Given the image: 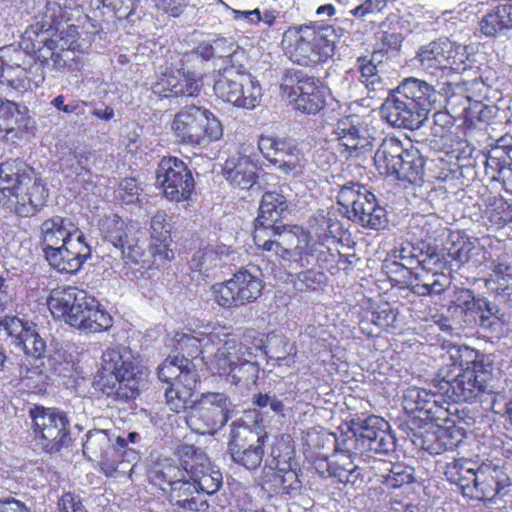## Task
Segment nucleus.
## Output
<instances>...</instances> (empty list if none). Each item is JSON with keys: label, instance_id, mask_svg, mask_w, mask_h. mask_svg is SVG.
<instances>
[{"label": "nucleus", "instance_id": "58836bf2", "mask_svg": "<svg viewBox=\"0 0 512 512\" xmlns=\"http://www.w3.org/2000/svg\"><path fill=\"white\" fill-rule=\"evenodd\" d=\"M400 140L386 137L382 140L374 155V163L381 174L393 175L404 153Z\"/></svg>", "mask_w": 512, "mask_h": 512}, {"label": "nucleus", "instance_id": "a18cd8bd", "mask_svg": "<svg viewBox=\"0 0 512 512\" xmlns=\"http://www.w3.org/2000/svg\"><path fill=\"white\" fill-rule=\"evenodd\" d=\"M255 355L249 347V354L241 357L230 375L231 382L235 385H242L249 388L251 385H255L258 379L259 366L254 359Z\"/></svg>", "mask_w": 512, "mask_h": 512}, {"label": "nucleus", "instance_id": "aec40b11", "mask_svg": "<svg viewBox=\"0 0 512 512\" xmlns=\"http://www.w3.org/2000/svg\"><path fill=\"white\" fill-rule=\"evenodd\" d=\"M91 247L86 242L84 235L72 238L65 244L58 245L44 252L49 265L62 273H76L82 265L91 257Z\"/></svg>", "mask_w": 512, "mask_h": 512}, {"label": "nucleus", "instance_id": "4be33fe9", "mask_svg": "<svg viewBox=\"0 0 512 512\" xmlns=\"http://www.w3.org/2000/svg\"><path fill=\"white\" fill-rule=\"evenodd\" d=\"M34 124L26 106L10 100H0V138L15 142L26 134H33Z\"/></svg>", "mask_w": 512, "mask_h": 512}, {"label": "nucleus", "instance_id": "6ab92c4d", "mask_svg": "<svg viewBox=\"0 0 512 512\" xmlns=\"http://www.w3.org/2000/svg\"><path fill=\"white\" fill-rule=\"evenodd\" d=\"M340 145L356 156L371 151L375 140V130L358 115H349L339 119L333 130Z\"/></svg>", "mask_w": 512, "mask_h": 512}, {"label": "nucleus", "instance_id": "774afa93", "mask_svg": "<svg viewBox=\"0 0 512 512\" xmlns=\"http://www.w3.org/2000/svg\"><path fill=\"white\" fill-rule=\"evenodd\" d=\"M313 252L316 253V261L320 268L329 269L333 267L336 262V254L331 249L323 244H319L318 247L314 248Z\"/></svg>", "mask_w": 512, "mask_h": 512}, {"label": "nucleus", "instance_id": "393cba45", "mask_svg": "<svg viewBox=\"0 0 512 512\" xmlns=\"http://www.w3.org/2000/svg\"><path fill=\"white\" fill-rule=\"evenodd\" d=\"M103 238L111 245L109 256L114 260V266L126 267L125 247L128 242V224L117 214L105 217L100 224Z\"/></svg>", "mask_w": 512, "mask_h": 512}, {"label": "nucleus", "instance_id": "c03bdc74", "mask_svg": "<svg viewBox=\"0 0 512 512\" xmlns=\"http://www.w3.org/2000/svg\"><path fill=\"white\" fill-rule=\"evenodd\" d=\"M302 153L292 140L280 139L272 164L283 173H289L301 166Z\"/></svg>", "mask_w": 512, "mask_h": 512}, {"label": "nucleus", "instance_id": "bb28decb", "mask_svg": "<svg viewBox=\"0 0 512 512\" xmlns=\"http://www.w3.org/2000/svg\"><path fill=\"white\" fill-rule=\"evenodd\" d=\"M288 213V201L278 191H268L262 195L259 214L255 219L254 232L260 229H273L276 225L283 224L282 219Z\"/></svg>", "mask_w": 512, "mask_h": 512}, {"label": "nucleus", "instance_id": "f257e3e1", "mask_svg": "<svg viewBox=\"0 0 512 512\" xmlns=\"http://www.w3.org/2000/svg\"><path fill=\"white\" fill-rule=\"evenodd\" d=\"M158 378L167 384L166 404L176 412L191 408L186 422L195 432L213 434L230 418L232 403L223 393L202 394L193 400L199 375L195 364L188 357L174 356L165 359L158 368Z\"/></svg>", "mask_w": 512, "mask_h": 512}, {"label": "nucleus", "instance_id": "a211bd4d", "mask_svg": "<svg viewBox=\"0 0 512 512\" xmlns=\"http://www.w3.org/2000/svg\"><path fill=\"white\" fill-rule=\"evenodd\" d=\"M255 245L268 252H274L285 260L296 259L303 254L304 246L307 244L306 236L300 237L284 224H279L273 229L253 232Z\"/></svg>", "mask_w": 512, "mask_h": 512}, {"label": "nucleus", "instance_id": "2f4dec72", "mask_svg": "<svg viewBox=\"0 0 512 512\" xmlns=\"http://www.w3.org/2000/svg\"><path fill=\"white\" fill-rule=\"evenodd\" d=\"M263 487L270 495L293 496L300 491L301 482L295 470L277 467L265 474Z\"/></svg>", "mask_w": 512, "mask_h": 512}, {"label": "nucleus", "instance_id": "4468645a", "mask_svg": "<svg viewBox=\"0 0 512 512\" xmlns=\"http://www.w3.org/2000/svg\"><path fill=\"white\" fill-rule=\"evenodd\" d=\"M228 450L233 462L247 470L257 469L263 460L267 435L261 434L240 421L232 423Z\"/></svg>", "mask_w": 512, "mask_h": 512}, {"label": "nucleus", "instance_id": "72a5a7b5", "mask_svg": "<svg viewBox=\"0 0 512 512\" xmlns=\"http://www.w3.org/2000/svg\"><path fill=\"white\" fill-rule=\"evenodd\" d=\"M475 464L469 459H457L446 464L445 476L451 483L458 486L464 496L472 497L476 492L474 483L476 477Z\"/></svg>", "mask_w": 512, "mask_h": 512}, {"label": "nucleus", "instance_id": "0eeeda50", "mask_svg": "<svg viewBox=\"0 0 512 512\" xmlns=\"http://www.w3.org/2000/svg\"><path fill=\"white\" fill-rule=\"evenodd\" d=\"M492 364L483 356L466 362V367L453 378L448 376L437 381V392L453 403L473 402L490 392Z\"/></svg>", "mask_w": 512, "mask_h": 512}, {"label": "nucleus", "instance_id": "338daca9", "mask_svg": "<svg viewBox=\"0 0 512 512\" xmlns=\"http://www.w3.org/2000/svg\"><path fill=\"white\" fill-rule=\"evenodd\" d=\"M155 5L168 15L178 17L187 6V0H155Z\"/></svg>", "mask_w": 512, "mask_h": 512}, {"label": "nucleus", "instance_id": "dca6fc26", "mask_svg": "<svg viewBox=\"0 0 512 512\" xmlns=\"http://www.w3.org/2000/svg\"><path fill=\"white\" fill-rule=\"evenodd\" d=\"M281 89L295 103L296 109L303 113L316 114L324 108L325 99L318 80L301 71L286 76Z\"/></svg>", "mask_w": 512, "mask_h": 512}, {"label": "nucleus", "instance_id": "20e7f679", "mask_svg": "<svg viewBox=\"0 0 512 512\" xmlns=\"http://www.w3.org/2000/svg\"><path fill=\"white\" fill-rule=\"evenodd\" d=\"M48 306L55 317L84 331L100 332L112 326V317L99 308L98 301L76 287L53 291Z\"/></svg>", "mask_w": 512, "mask_h": 512}, {"label": "nucleus", "instance_id": "69168bd1", "mask_svg": "<svg viewBox=\"0 0 512 512\" xmlns=\"http://www.w3.org/2000/svg\"><path fill=\"white\" fill-rule=\"evenodd\" d=\"M253 403L260 408L269 407L273 412L277 414H282L284 410L283 402L277 397L270 396L268 394H256L253 398Z\"/></svg>", "mask_w": 512, "mask_h": 512}, {"label": "nucleus", "instance_id": "052dcab7", "mask_svg": "<svg viewBox=\"0 0 512 512\" xmlns=\"http://www.w3.org/2000/svg\"><path fill=\"white\" fill-rule=\"evenodd\" d=\"M245 59V51L239 46L235 47V50L223 59V66L219 69L217 74H224L228 70H233L237 73H248L244 65Z\"/></svg>", "mask_w": 512, "mask_h": 512}, {"label": "nucleus", "instance_id": "13d9d810", "mask_svg": "<svg viewBox=\"0 0 512 512\" xmlns=\"http://www.w3.org/2000/svg\"><path fill=\"white\" fill-rule=\"evenodd\" d=\"M417 252L418 249L410 243L401 247L397 256L400 260L399 265L406 269H412L413 265L417 264L422 266L423 269H427V264L431 262L434 257L432 255H425L423 259H420Z\"/></svg>", "mask_w": 512, "mask_h": 512}, {"label": "nucleus", "instance_id": "cd10ccee", "mask_svg": "<svg viewBox=\"0 0 512 512\" xmlns=\"http://www.w3.org/2000/svg\"><path fill=\"white\" fill-rule=\"evenodd\" d=\"M84 235L69 218L54 216L41 224V244L43 253L58 245Z\"/></svg>", "mask_w": 512, "mask_h": 512}, {"label": "nucleus", "instance_id": "7ed1b4c3", "mask_svg": "<svg viewBox=\"0 0 512 512\" xmlns=\"http://www.w3.org/2000/svg\"><path fill=\"white\" fill-rule=\"evenodd\" d=\"M45 24L38 27L31 26L24 36L30 41L24 47L36 54L37 59L44 68L64 72L80 70L82 55L76 50L77 28L68 26L66 32L53 30Z\"/></svg>", "mask_w": 512, "mask_h": 512}, {"label": "nucleus", "instance_id": "1a4fd4ad", "mask_svg": "<svg viewBox=\"0 0 512 512\" xmlns=\"http://www.w3.org/2000/svg\"><path fill=\"white\" fill-rule=\"evenodd\" d=\"M346 216L364 228L380 230L388 224L387 212L376 196L358 183L344 185L337 196Z\"/></svg>", "mask_w": 512, "mask_h": 512}, {"label": "nucleus", "instance_id": "bf43d9fd", "mask_svg": "<svg viewBox=\"0 0 512 512\" xmlns=\"http://www.w3.org/2000/svg\"><path fill=\"white\" fill-rule=\"evenodd\" d=\"M474 245L468 239L458 238L452 241L450 247L447 248V255L459 265L467 263L472 257Z\"/></svg>", "mask_w": 512, "mask_h": 512}, {"label": "nucleus", "instance_id": "603ef678", "mask_svg": "<svg viewBox=\"0 0 512 512\" xmlns=\"http://www.w3.org/2000/svg\"><path fill=\"white\" fill-rule=\"evenodd\" d=\"M219 262L218 253L213 249L205 248L194 253L190 266L192 269L208 276L209 272L219 265Z\"/></svg>", "mask_w": 512, "mask_h": 512}, {"label": "nucleus", "instance_id": "0e129e2a", "mask_svg": "<svg viewBox=\"0 0 512 512\" xmlns=\"http://www.w3.org/2000/svg\"><path fill=\"white\" fill-rule=\"evenodd\" d=\"M471 310L480 314H490L491 316H494L495 319L500 320L503 316L502 313H500L499 307L487 300L483 297H477L476 300L473 302V304L470 306Z\"/></svg>", "mask_w": 512, "mask_h": 512}, {"label": "nucleus", "instance_id": "9b49d317", "mask_svg": "<svg viewBox=\"0 0 512 512\" xmlns=\"http://www.w3.org/2000/svg\"><path fill=\"white\" fill-rule=\"evenodd\" d=\"M172 130L179 141L190 145H205L223 134L220 121L210 111L194 105L176 113Z\"/></svg>", "mask_w": 512, "mask_h": 512}, {"label": "nucleus", "instance_id": "3c124183", "mask_svg": "<svg viewBox=\"0 0 512 512\" xmlns=\"http://www.w3.org/2000/svg\"><path fill=\"white\" fill-rule=\"evenodd\" d=\"M262 88L259 81L248 73V81L244 82L239 108L254 109L260 105L262 99Z\"/></svg>", "mask_w": 512, "mask_h": 512}, {"label": "nucleus", "instance_id": "9d476101", "mask_svg": "<svg viewBox=\"0 0 512 512\" xmlns=\"http://www.w3.org/2000/svg\"><path fill=\"white\" fill-rule=\"evenodd\" d=\"M261 269L249 264L235 272L229 280L212 286L217 304L223 308L239 307L255 302L262 294Z\"/></svg>", "mask_w": 512, "mask_h": 512}, {"label": "nucleus", "instance_id": "c9c22d12", "mask_svg": "<svg viewBox=\"0 0 512 512\" xmlns=\"http://www.w3.org/2000/svg\"><path fill=\"white\" fill-rule=\"evenodd\" d=\"M247 81L248 73H237L233 70H228L224 74L216 75L213 90L218 98L238 107L244 82Z\"/></svg>", "mask_w": 512, "mask_h": 512}, {"label": "nucleus", "instance_id": "680f3d73", "mask_svg": "<svg viewBox=\"0 0 512 512\" xmlns=\"http://www.w3.org/2000/svg\"><path fill=\"white\" fill-rule=\"evenodd\" d=\"M176 348L185 352L187 356L195 358L201 353V340L192 334L177 333L175 335Z\"/></svg>", "mask_w": 512, "mask_h": 512}, {"label": "nucleus", "instance_id": "49530a36", "mask_svg": "<svg viewBox=\"0 0 512 512\" xmlns=\"http://www.w3.org/2000/svg\"><path fill=\"white\" fill-rule=\"evenodd\" d=\"M450 402L445 395L437 392L436 382L428 392L425 408L419 417L430 421H445L448 418Z\"/></svg>", "mask_w": 512, "mask_h": 512}, {"label": "nucleus", "instance_id": "5701e85b", "mask_svg": "<svg viewBox=\"0 0 512 512\" xmlns=\"http://www.w3.org/2000/svg\"><path fill=\"white\" fill-rule=\"evenodd\" d=\"M148 377L149 371L145 364L140 361H137L136 364L130 362V399H133V402H130V410L136 409L139 406L135 402L139 398L140 411L133 412L132 414L135 416L133 421L140 422L143 427H150L152 425L151 414L146 407L142 406L144 403L148 404L146 400L152 392Z\"/></svg>", "mask_w": 512, "mask_h": 512}, {"label": "nucleus", "instance_id": "b1692460", "mask_svg": "<svg viewBox=\"0 0 512 512\" xmlns=\"http://www.w3.org/2000/svg\"><path fill=\"white\" fill-rule=\"evenodd\" d=\"M475 489L472 499L492 500L510 485V478L503 466L483 462L476 469Z\"/></svg>", "mask_w": 512, "mask_h": 512}, {"label": "nucleus", "instance_id": "6e6552de", "mask_svg": "<svg viewBox=\"0 0 512 512\" xmlns=\"http://www.w3.org/2000/svg\"><path fill=\"white\" fill-rule=\"evenodd\" d=\"M492 364L483 356L466 362V367L453 378L448 376L437 381V392L453 403L473 402L490 392Z\"/></svg>", "mask_w": 512, "mask_h": 512}, {"label": "nucleus", "instance_id": "412c9836", "mask_svg": "<svg viewBox=\"0 0 512 512\" xmlns=\"http://www.w3.org/2000/svg\"><path fill=\"white\" fill-rule=\"evenodd\" d=\"M179 456H192V464L188 466L189 477L195 482L202 498L204 495H213L222 485V474L219 470H213L209 466L206 455L192 445H181L178 448Z\"/></svg>", "mask_w": 512, "mask_h": 512}, {"label": "nucleus", "instance_id": "37998d69", "mask_svg": "<svg viewBox=\"0 0 512 512\" xmlns=\"http://www.w3.org/2000/svg\"><path fill=\"white\" fill-rule=\"evenodd\" d=\"M383 57L382 51H375L370 57L363 56L357 59V67L361 73L360 80L369 91L376 92L383 89L379 76V67L383 62Z\"/></svg>", "mask_w": 512, "mask_h": 512}, {"label": "nucleus", "instance_id": "f8f14e48", "mask_svg": "<svg viewBox=\"0 0 512 512\" xmlns=\"http://www.w3.org/2000/svg\"><path fill=\"white\" fill-rule=\"evenodd\" d=\"M40 448L56 454L72 446L73 435L67 414L56 408L35 407L30 411Z\"/></svg>", "mask_w": 512, "mask_h": 512}, {"label": "nucleus", "instance_id": "f3484780", "mask_svg": "<svg viewBox=\"0 0 512 512\" xmlns=\"http://www.w3.org/2000/svg\"><path fill=\"white\" fill-rule=\"evenodd\" d=\"M102 369L95 376L93 385L95 389L102 391L107 396L117 400L128 399V373L127 362L117 350H108L103 354Z\"/></svg>", "mask_w": 512, "mask_h": 512}, {"label": "nucleus", "instance_id": "f704fd0d", "mask_svg": "<svg viewBox=\"0 0 512 512\" xmlns=\"http://www.w3.org/2000/svg\"><path fill=\"white\" fill-rule=\"evenodd\" d=\"M452 53V44L447 40L439 39L421 47L417 56L424 68L444 69L456 64V61L452 60Z\"/></svg>", "mask_w": 512, "mask_h": 512}, {"label": "nucleus", "instance_id": "de8ad7c7", "mask_svg": "<svg viewBox=\"0 0 512 512\" xmlns=\"http://www.w3.org/2000/svg\"><path fill=\"white\" fill-rule=\"evenodd\" d=\"M21 67L22 62L14 61L10 57L3 73L0 74V83L15 91H26L29 88L30 81L25 77L24 71L21 70L20 74L15 75V77L13 76L14 71Z\"/></svg>", "mask_w": 512, "mask_h": 512}, {"label": "nucleus", "instance_id": "7c9ffc66", "mask_svg": "<svg viewBox=\"0 0 512 512\" xmlns=\"http://www.w3.org/2000/svg\"><path fill=\"white\" fill-rule=\"evenodd\" d=\"M170 500L179 507L197 512H206L209 504L202 498L200 491L190 477H183V480L176 481L170 487Z\"/></svg>", "mask_w": 512, "mask_h": 512}, {"label": "nucleus", "instance_id": "ea45409f", "mask_svg": "<svg viewBox=\"0 0 512 512\" xmlns=\"http://www.w3.org/2000/svg\"><path fill=\"white\" fill-rule=\"evenodd\" d=\"M424 165L425 160L417 148L405 149L392 176L412 184L417 183L424 174Z\"/></svg>", "mask_w": 512, "mask_h": 512}, {"label": "nucleus", "instance_id": "c85d7f7f", "mask_svg": "<svg viewBox=\"0 0 512 512\" xmlns=\"http://www.w3.org/2000/svg\"><path fill=\"white\" fill-rule=\"evenodd\" d=\"M154 92L164 97L197 96L198 81L180 70L164 74L154 87Z\"/></svg>", "mask_w": 512, "mask_h": 512}, {"label": "nucleus", "instance_id": "39448f33", "mask_svg": "<svg viewBox=\"0 0 512 512\" xmlns=\"http://www.w3.org/2000/svg\"><path fill=\"white\" fill-rule=\"evenodd\" d=\"M344 33L341 27L330 25H303L289 29L283 35V44L290 59L309 66L325 62L334 55L335 44Z\"/></svg>", "mask_w": 512, "mask_h": 512}, {"label": "nucleus", "instance_id": "79ce46f5", "mask_svg": "<svg viewBox=\"0 0 512 512\" xmlns=\"http://www.w3.org/2000/svg\"><path fill=\"white\" fill-rule=\"evenodd\" d=\"M249 354V347L235 340L226 341L214 355L216 372L220 375H231L237 361Z\"/></svg>", "mask_w": 512, "mask_h": 512}, {"label": "nucleus", "instance_id": "423d86ee", "mask_svg": "<svg viewBox=\"0 0 512 512\" xmlns=\"http://www.w3.org/2000/svg\"><path fill=\"white\" fill-rule=\"evenodd\" d=\"M396 440L389 431V424L379 416H369L354 422L350 430L336 439V449L362 458L387 455L395 450Z\"/></svg>", "mask_w": 512, "mask_h": 512}, {"label": "nucleus", "instance_id": "c756f323", "mask_svg": "<svg viewBox=\"0 0 512 512\" xmlns=\"http://www.w3.org/2000/svg\"><path fill=\"white\" fill-rule=\"evenodd\" d=\"M34 169L23 160L10 159L0 164V190L13 195L32 181Z\"/></svg>", "mask_w": 512, "mask_h": 512}, {"label": "nucleus", "instance_id": "f03ea898", "mask_svg": "<svg viewBox=\"0 0 512 512\" xmlns=\"http://www.w3.org/2000/svg\"><path fill=\"white\" fill-rule=\"evenodd\" d=\"M437 97V91L431 84L417 78H406L389 92L380 113L392 127L416 130L427 120Z\"/></svg>", "mask_w": 512, "mask_h": 512}, {"label": "nucleus", "instance_id": "09e8293b", "mask_svg": "<svg viewBox=\"0 0 512 512\" xmlns=\"http://www.w3.org/2000/svg\"><path fill=\"white\" fill-rule=\"evenodd\" d=\"M414 469L403 464H393L386 475H383V484L387 488H400L414 480Z\"/></svg>", "mask_w": 512, "mask_h": 512}, {"label": "nucleus", "instance_id": "a878e982", "mask_svg": "<svg viewBox=\"0 0 512 512\" xmlns=\"http://www.w3.org/2000/svg\"><path fill=\"white\" fill-rule=\"evenodd\" d=\"M180 457L184 458L180 464L170 457L159 458L148 471L150 482L165 490L164 485L171 487L176 481L183 480V477H189L187 468L192 464V456Z\"/></svg>", "mask_w": 512, "mask_h": 512}, {"label": "nucleus", "instance_id": "e2e57ef3", "mask_svg": "<svg viewBox=\"0 0 512 512\" xmlns=\"http://www.w3.org/2000/svg\"><path fill=\"white\" fill-rule=\"evenodd\" d=\"M326 276L323 272L306 270L298 274L299 289L315 290L319 285L324 283Z\"/></svg>", "mask_w": 512, "mask_h": 512}, {"label": "nucleus", "instance_id": "e433bc0d", "mask_svg": "<svg viewBox=\"0 0 512 512\" xmlns=\"http://www.w3.org/2000/svg\"><path fill=\"white\" fill-rule=\"evenodd\" d=\"M485 171L487 175H491L492 180L501 182L507 191L512 192V161L497 142L488 151Z\"/></svg>", "mask_w": 512, "mask_h": 512}, {"label": "nucleus", "instance_id": "4d7b16f0", "mask_svg": "<svg viewBox=\"0 0 512 512\" xmlns=\"http://www.w3.org/2000/svg\"><path fill=\"white\" fill-rule=\"evenodd\" d=\"M429 390L419 387H409L403 395L402 405L407 413L421 414L427 400Z\"/></svg>", "mask_w": 512, "mask_h": 512}, {"label": "nucleus", "instance_id": "473e14b6", "mask_svg": "<svg viewBox=\"0 0 512 512\" xmlns=\"http://www.w3.org/2000/svg\"><path fill=\"white\" fill-rule=\"evenodd\" d=\"M223 171L225 178L241 189H249L255 183L256 166L248 156L230 157L226 160Z\"/></svg>", "mask_w": 512, "mask_h": 512}, {"label": "nucleus", "instance_id": "864d4df0", "mask_svg": "<svg viewBox=\"0 0 512 512\" xmlns=\"http://www.w3.org/2000/svg\"><path fill=\"white\" fill-rule=\"evenodd\" d=\"M150 234L156 243H169L171 241L170 218L164 211H158L151 219Z\"/></svg>", "mask_w": 512, "mask_h": 512}, {"label": "nucleus", "instance_id": "4c0bfd02", "mask_svg": "<svg viewBox=\"0 0 512 512\" xmlns=\"http://www.w3.org/2000/svg\"><path fill=\"white\" fill-rule=\"evenodd\" d=\"M21 212L26 216L34 215L45 204L48 197V189L41 178L32 176V181L16 192Z\"/></svg>", "mask_w": 512, "mask_h": 512}, {"label": "nucleus", "instance_id": "6e6d98bb", "mask_svg": "<svg viewBox=\"0 0 512 512\" xmlns=\"http://www.w3.org/2000/svg\"><path fill=\"white\" fill-rule=\"evenodd\" d=\"M490 279L497 284L498 293H505L512 285V266L505 262L492 261L490 266Z\"/></svg>", "mask_w": 512, "mask_h": 512}, {"label": "nucleus", "instance_id": "2eb2a0df", "mask_svg": "<svg viewBox=\"0 0 512 512\" xmlns=\"http://www.w3.org/2000/svg\"><path fill=\"white\" fill-rule=\"evenodd\" d=\"M156 178L165 197L171 201L187 200L194 189L191 171L187 164L177 157H163L158 164Z\"/></svg>", "mask_w": 512, "mask_h": 512}, {"label": "nucleus", "instance_id": "a19ab883", "mask_svg": "<svg viewBox=\"0 0 512 512\" xmlns=\"http://www.w3.org/2000/svg\"><path fill=\"white\" fill-rule=\"evenodd\" d=\"M480 28L489 37H496L503 31L512 29V4H501L489 11L481 19Z\"/></svg>", "mask_w": 512, "mask_h": 512}, {"label": "nucleus", "instance_id": "ddd939ff", "mask_svg": "<svg viewBox=\"0 0 512 512\" xmlns=\"http://www.w3.org/2000/svg\"><path fill=\"white\" fill-rule=\"evenodd\" d=\"M110 439L102 430L89 431L86 434V441L83 443V453L89 458L102 456L99 462L100 470L107 476L117 480L127 477L128 461L125 460L127 440L118 436L116 444L110 450L104 452L109 446Z\"/></svg>", "mask_w": 512, "mask_h": 512}, {"label": "nucleus", "instance_id": "8fccbe9b", "mask_svg": "<svg viewBox=\"0 0 512 512\" xmlns=\"http://www.w3.org/2000/svg\"><path fill=\"white\" fill-rule=\"evenodd\" d=\"M23 346L24 353L34 359L45 357L47 345L45 340L39 335L36 326L24 334V338L18 342Z\"/></svg>", "mask_w": 512, "mask_h": 512}, {"label": "nucleus", "instance_id": "5fc2aeb1", "mask_svg": "<svg viewBox=\"0 0 512 512\" xmlns=\"http://www.w3.org/2000/svg\"><path fill=\"white\" fill-rule=\"evenodd\" d=\"M33 326H36V324L14 315H7L0 319V329H3L8 336L15 338L18 342L24 338V334L30 331Z\"/></svg>", "mask_w": 512, "mask_h": 512}]
</instances>
